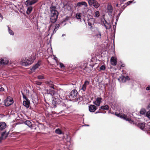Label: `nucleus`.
<instances>
[{"label":"nucleus","instance_id":"nucleus-24","mask_svg":"<svg viewBox=\"0 0 150 150\" xmlns=\"http://www.w3.org/2000/svg\"><path fill=\"white\" fill-rule=\"evenodd\" d=\"M81 11L83 14H86L87 12V8L85 7L81 9Z\"/></svg>","mask_w":150,"mask_h":150},{"label":"nucleus","instance_id":"nucleus-17","mask_svg":"<svg viewBox=\"0 0 150 150\" xmlns=\"http://www.w3.org/2000/svg\"><path fill=\"white\" fill-rule=\"evenodd\" d=\"M89 83V82L87 81H85L81 89L83 91H85L86 89V87L88 85Z\"/></svg>","mask_w":150,"mask_h":150},{"label":"nucleus","instance_id":"nucleus-11","mask_svg":"<svg viewBox=\"0 0 150 150\" xmlns=\"http://www.w3.org/2000/svg\"><path fill=\"white\" fill-rule=\"evenodd\" d=\"M82 6H84L85 7H87L88 6L86 2L83 1L78 2L76 4V7L79 8L81 7Z\"/></svg>","mask_w":150,"mask_h":150},{"label":"nucleus","instance_id":"nucleus-50","mask_svg":"<svg viewBox=\"0 0 150 150\" xmlns=\"http://www.w3.org/2000/svg\"><path fill=\"white\" fill-rule=\"evenodd\" d=\"M121 66H122V67H124L125 66L124 65H123V64H122V65H121Z\"/></svg>","mask_w":150,"mask_h":150},{"label":"nucleus","instance_id":"nucleus-6","mask_svg":"<svg viewBox=\"0 0 150 150\" xmlns=\"http://www.w3.org/2000/svg\"><path fill=\"white\" fill-rule=\"evenodd\" d=\"M13 103V98L11 97H8L4 100V103L5 106H8Z\"/></svg>","mask_w":150,"mask_h":150},{"label":"nucleus","instance_id":"nucleus-56","mask_svg":"<svg viewBox=\"0 0 150 150\" xmlns=\"http://www.w3.org/2000/svg\"><path fill=\"white\" fill-rule=\"evenodd\" d=\"M58 150H59V149H58Z\"/></svg>","mask_w":150,"mask_h":150},{"label":"nucleus","instance_id":"nucleus-34","mask_svg":"<svg viewBox=\"0 0 150 150\" xmlns=\"http://www.w3.org/2000/svg\"><path fill=\"white\" fill-rule=\"evenodd\" d=\"M67 9L68 11H70L71 10V7L69 5H67L66 6Z\"/></svg>","mask_w":150,"mask_h":150},{"label":"nucleus","instance_id":"nucleus-37","mask_svg":"<svg viewBox=\"0 0 150 150\" xmlns=\"http://www.w3.org/2000/svg\"><path fill=\"white\" fill-rule=\"evenodd\" d=\"M38 79H44V77L42 75L38 76L37 77Z\"/></svg>","mask_w":150,"mask_h":150},{"label":"nucleus","instance_id":"nucleus-49","mask_svg":"<svg viewBox=\"0 0 150 150\" xmlns=\"http://www.w3.org/2000/svg\"><path fill=\"white\" fill-rule=\"evenodd\" d=\"M65 36V34H62V37H63V36Z\"/></svg>","mask_w":150,"mask_h":150},{"label":"nucleus","instance_id":"nucleus-47","mask_svg":"<svg viewBox=\"0 0 150 150\" xmlns=\"http://www.w3.org/2000/svg\"><path fill=\"white\" fill-rule=\"evenodd\" d=\"M100 112H100V111L99 110V111H97V112H95V113L96 114H97V113H100Z\"/></svg>","mask_w":150,"mask_h":150},{"label":"nucleus","instance_id":"nucleus-20","mask_svg":"<svg viewBox=\"0 0 150 150\" xmlns=\"http://www.w3.org/2000/svg\"><path fill=\"white\" fill-rule=\"evenodd\" d=\"M30 103V101L28 100H24L23 102V105L26 108H28L29 107Z\"/></svg>","mask_w":150,"mask_h":150},{"label":"nucleus","instance_id":"nucleus-22","mask_svg":"<svg viewBox=\"0 0 150 150\" xmlns=\"http://www.w3.org/2000/svg\"><path fill=\"white\" fill-rule=\"evenodd\" d=\"M6 124L5 122H0V130L6 128Z\"/></svg>","mask_w":150,"mask_h":150},{"label":"nucleus","instance_id":"nucleus-55","mask_svg":"<svg viewBox=\"0 0 150 150\" xmlns=\"http://www.w3.org/2000/svg\"><path fill=\"white\" fill-rule=\"evenodd\" d=\"M62 112V111H61V112H60V113H61V112Z\"/></svg>","mask_w":150,"mask_h":150},{"label":"nucleus","instance_id":"nucleus-48","mask_svg":"<svg viewBox=\"0 0 150 150\" xmlns=\"http://www.w3.org/2000/svg\"><path fill=\"white\" fill-rule=\"evenodd\" d=\"M148 108H150V103L149 105L148 106Z\"/></svg>","mask_w":150,"mask_h":150},{"label":"nucleus","instance_id":"nucleus-30","mask_svg":"<svg viewBox=\"0 0 150 150\" xmlns=\"http://www.w3.org/2000/svg\"><path fill=\"white\" fill-rule=\"evenodd\" d=\"M100 16V13L98 11H96L95 13L94 17L98 18Z\"/></svg>","mask_w":150,"mask_h":150},{"label":"nucleus","instance_id":"nucleus-10","mask_svg":"<svg viewBox=\"0 0 150 150\" xmlns=\"http://www.w3.org/2000/svg\"><path fill=\"white\" fill-rule=\"evenodd\" d=\"M103 99L100 97H98L97 98L96 100L94 101L93 103L96 105L97 106H100L101 103L102 102V100Z\"/></svg>","mask_w":150,"mask_h":150},{"label":"nucleus","instance_id":"nucleus-40","mask_svg":"<svg viewBox=\"0 0 150 150\" xmlns=\"http://www.w3.org/2000/svg\"><path fill=\"white\" fill-rule=\"evenodd\" d=\"M59 27V24H57L55 25V28L58 29Z\"/></svg>","mask_w":150,"mask_h":150},{"label":"nucleus","instance_id":"nucleus-43","mask_svg":"<svg viewBox=\"0 0 150 150\" xmlns=\"http://www.w3.org/2000/svg\"><path fill=\"white\" fill-rule=\"evenodd\" d=\"M4 90V89L3 87H1L0 88V92L3 91Z\"/></svg>","mask_w":150,"mask_h":150},{"label":"nucleus","instance_id":"nucleus-5","mask_svg":"<svg viewBox=\"0 0 150 150\" xmlns=\"http://www.w3.org/2000/svg\"><path fill=\"white\" fill-rule=\"evenodd\" d=\"M88 3L90 6H93L96 8H98L100 6L99 4L96 0H88Z\"/></svg>","mask_w":150,"mask_h":150},{"label":"nucleus","instance_id":"nucleus-8","mask_svg":"<svg viewBox=\"0 0 150 150\" xmlns=\"http://www.w3.org/2000/svg\"><path fill=\"white\" fill-rule=\"evenodd\" d=\"M38 1V0H27L25 2V4L26 6H30L34 4Z\"/></svg>","mask_w":150,"mask_h":150},{"label":"nucleus","instance_id":"nucleus-26","mask_svg":"<svg viewBox=\"0 0 150 150\" xmlns=\"http://www.w3.org/2000/svg\"><path fill=\"white\" fill-rule=\"evenodd\" d=\"M140 113L142 115H145L146 113V110L144 108H142L141 109L140 112Z\"/></svg>","mask_w":150,"mask_h":150},{"label":"nucleus","instance_id":"nucleus-42","mask_svg":"<svg viewBox=\"0 0 150 150\" xmlns=\"http://www.w3.org/2000/svg\"><path fill=\"white\" fill-rule=\"evenodd\" d=\"M97 36L98 38H101V35L100 32H99L98 34L97 35Z\"/></svg>","mask_w":150,"mask_h":150},{"label":"nucleus","instance_id":"nucleus-13","mask_svg":"<svg viewBox=\"0 0 150 150\" xmlns=\"http://www.w3.org/2000/svg\"><path fill=\"white\" fill-rule=\"evenodd\" d=\"M8 59L6 58H2L0 60V63L1 64L5 65L8 63Z\"/></svg>","mask_w":150,"mask_h":150},{"label":"nucleus","instance_id":"nucleus-32","mask_svg":"<svg viewBox=\"0 0 150 150\" xmlns=\"http://www.w3.org/2000/svg\"><path fill=\"white\" fill-rule=\"evenodd\" d=\"M76 17L78 19H81V16L80 13H77L76 15Z\"/></svg>","mask_w":150,"mask_h":150},{"label":"nucleus","instance_id":"nucleus-36","mask_svg":"<svg viewBox=\"0 0 150 150\" xmlns=\"http://www.w3.org/2000/svg\"><path fill=\"white\" fill-rule=\"evenodd\" d=\"M101 70H104L105 69V67L104 65H102L100 68Z\"/></svg>","mask_w":150,"mask_h":150},{"label":"nucleus","instance_id":"nucleus-7","mask_svg":"<svg viewBox=\"0 0 150 150\" xmlns=\"http://www.w3.org/2000/svg\"><path fill=\"white\" fill-rule=\"evenodd\" d=\"M77 92L76 90H72L69 93V97L71 100H74L76 96Z\"/></svg>","mask_w":150,"mask_h":150},{"label":"nucleus","instance_id":"nucleus-45","mask_svg":"<svg viewBox=\"0 0 150 150\" xmlns=\"http://www.w3.org/2000/svg\"><path fill=\"white\" fill-rule=\"evenodd\" d=\"M146 90H150V86H148L146 88Z\"/></svg>","mask_w":150,"mask_h":150},{"label":"nucleus","instance_id":"nucleus-38","mask_svg":"<svg viewBox=\"0 0 150 150\" xmlns=\"http://www.w3.org/2000/svg\"><path fill=\"white\" fill-rule=\"evenodd\" d=\"M132 1H129L127 2V3L125 4L126 5V6H128L130 5L131 3H132Z\"/></svg>","mask_w":150,"mask_h":150},{"label":"nucleus","instance_id":"nucleus-12","mask_svg":"<svg viewBox=\"0 0 150 150\" xmlns=\"http://www.w3.org/2000/svg\"><path fill=\"white\" fill-rule=\"evenodd\" d=\"M135 125H137L140 128L142 129L145 127V124L144 123L142 122H135L134 123Z\"/></svg>","mask_w":150,"mask_h":150},{"label":"nucleus","instance_id":"nucleus-9","mask_svg":"<svg viewBox=\"0 0 150 150\" xmlns=\"http://www.w3.org/2000/svg\"><path fill=\"white\" fill-rule=\"evenodd\" d=\"M129 79H130L128 76L125 77L122 76L118 79V80L122 82H125L127 80H129Z\"/></svg>","mask_w":150,"mask_h":150},{"label":"nucleus","instance_id":"nucleus-1","mask_svg":"<svg viewBox=\"0 0 150 150\" xmlns=\"http://www.w3.org/2000/svg\"><path fill=\"white\" fill-rule=\"evenodd\" d=\"M50 9L51 12L50 21L52 23H54L57 20L58 13L57 10L56 8L54 6H51Z\"/></svg>","mask_w":150,"mask_h":150},{"label":"nucleus","instance_id":"nucleus-27","mask_svg":"<svg viewBox=\"0 0 150 150\" xmlns=\"http://www.w3.org/2000/svg\"><path fill=\"white\" fill-rule=\"evenodd\" d=\"M33 10V7L32 6H30L28 7L27 9L26 13L28 14H29Z\"/></svg>","mask_w":150,"mask_h":150},{"label":"nucleus","instance_id":"nucleus-3","mask_svg":"<svg viewBox=\"0 0 150 150\" xmlns=\"http://www.w3.org/2000/svg\"><path fill=\"white\" fill-rule=\"evenodd\" d=\"M35 57H34L33 58H31V60L27 58H23L21 60L20 64L22 65L26 66L31 64L35 59Z\"/></svg>","mask_w":150,"mask_h":150},{"label":"nucleus","instance_id":"nucleus-39","mask_svg":"<svg viewBox=\"0 0 150 150\" xmlns=\"http://www.w3.org/2000/svg\"><path fill=\"white\" fill-rule=\"evenodd\" d=\"M22 94L23 95V97L24 99H25V100H28L27 99L26 96L25 95H24V94L23 93V92H22Z\"/></svg>","mask_w":150,"mask_h":150},{"label":"nucleus","instance_id":"nucleus-44","mask_svg":"<svg viewBox=\"0 0 150 150\" xmlns=\"http://www.w3.org/2000/svg\"><path fill=\"white\" fill-rule=\"evenodd\" d=\"M57 30V29H56L54 28V31H53V33H56V31Z\"/></svg>","mask_w":150,"mask_h":150},{"label":"nucleus","instance_id":"nucleus-19","mask_svg":"<svg viewBox=\"0 0 150 150\" xmlns=\"http://www.w3.org/2000/svg\"><path fill=\"white\" fill-rule=\"evenodd\" d=\"M40 64L38 62L33 66L31 69L32 72H34L35 69L38 68L40 66Z\"/></svg>","mask_w":150,"mask_h":150},{"label":"nucleus","instance_id":"nucleus-23","mask_svg":"<svg viewBox=\"0 0 150 150\" xmlns=\"http://www.w3.org/2000/svg\"><path fill=\"white\" fill-rule=\"evenodd\" d=\"M46 83L50 87L54 89V85L53 84L52 82L51 81H48L46 82Z\"/></svg>","mask_w":150,"mask_h":150},{"label":"nucleus","instance_id":"nucleus-18","mask_svg":"<svg viewBox=\"0 0 150 150\" xmlns=\"http://www.w3.org/2000/svg\"><path fill=\"white\" fill-rule=\"evenodd\" d=\"M111 64L113 66H115L117 64V60L116 58L113 57H112L110 59Z\"/></svg>","mask_w":150,"mask_h":150},{"label":"nucleus","instance_id":"nucleus-54","mask_svg":"<svg viewBox=\"0 0 150 150\" xmlns=\"http://www.w3.org/2000/svg\"><path fill=\"white\" fill-rule=\"evenodd\" d=\"M85 125V126H88V125Z\"/></svg>","mask_w":150,"mask_h":150},{"label":"nucleus","instance_id":"nucleus-21","mask_svg":"<svg viewBox=\"0 0 150 150\" xmlns=\"http://www.w3.org/2000/svg\"><path fill=\"white\" fill-rule=\"evenodd\" d=\"M103 23L106 29H109L111 28V26L110 24L107 23L106 21H105V22H103Z\"/></svg>","mask_w":150,"mask_h":150},{"label":"nucleus","instance_id":"nucleus-46","mask_svg":"<svg viewBox=\"0 0 150 150\" xmlns=\"http://www.w3.org/2000/svg\"><path fill=\"white\" fill-rule=\"evenodd\" d=\"M4 116L2 114H0V118H1L3 117H4Z\"/></svg>","mask_w":150,"mask_h":150},{"label":"nucleus","instance_id":"nucleus-25","mask_svg":"<svg viewBox=\"0 0 150 150\" xmlns=\"http://www.w3.org/2000/svg\"><path fill=\"white\" fill-rule=\"evenodd\" d=\"M108 108L109 107L108 105H105L101 106L99 110H100V109H101L103 110H108Z\"/></svg>","mask_w":150,"mask_h":150},{"label":"nucleus","instance_id":"nucleus-28","mask_svg":"<svg viewBox=\"0 0 150 150\" xmlns=\"http://www.w3.org/2000/svg\"><path fill=\"white\" fill-rule=\"evenodd\" d=\"M107 8L108 11L110 13H111L112 11V7L110 5H108L107 7Z\"/></svg>","mask_w":150,"mask_h":150},{"label":"nucleus","instance_id":"nucleus-52","mask_svg":"<svg viewBox=\"0 0 150 150\" xmlns=\"http://www.w3.org/2000/svg\"><path fill=\"white\" fill-rule=\"evenodd\" d=\"M87 68L86 67V68H85V70H87Z\"/></svg>","mask_w":150,"mask_h":150},{"label":"nucleus","instance_id":"nucleus-16","mask_svg":"<svg viewBox=\"0 0 150 150\" xmlns=\"http://www.w3.org/2000/svg\"><path fill=\"white\" fill-rule=\"evenodd\" d=\"M24 123L27 125L28 127L31 128L35 129V125L34 124V122H24Z\"/></svg>","mask_w":150,"mask_h":150},{"label":"nucleus","instance_id":"nucleus-14","mask_svg":"<svg viewBox=\"0 0 150 150\" xmlns=\"http://www.w3.org/2000/svg\"><path fill=\"white\" fill-rule=\"evenodd\" d=\"M96 107L94 105H91L89 106V110L91 112H94L96 110Z\"/></svg>","mask_w":150,"mask_h":150},{"label":"nucleus","instance_id":"nucleus-15","mask_svg":"<svg viewBox=\"0 0 150 150\" xmlns=\"http://www.w3.org/2000/svg\"><path fill=\"white\" fill-rule=\"evenodd\" d=\"M7 136L8 134L5 132H2L1 134V136L0 137V142H1L3 139H5Z\"/></svg>","mask_w":150,"mask_h":150},{"label":"nucleus","instance_id":"nucleus-31","mask_svg":"<svg viewBox=\"0 0 150 150\" xmlns=\"http://www.w3.org/2000/svg\"><path fill=\"white\" fill-rule=\"evenodd\" d=\"M145 115L146 117H148L149 119H150V110L148 111Z\"/></svg>","mask_w":150,"mask_h":150},{"label":"nucleus","instance_id":"nucleus-53","mask_svg":"<svg viewBox=\"0 0 150 150\" xmlns=\"http://www.w3.org/2000/svg\"><path fill=\"white\" fill-rule=\"evenodd\" d=\"M125 7H126V6H124V8H123V10L125 9Z\"/></svg>","mask_w":150,"mask_h":150},{"label":"nucleus","instance_id":"nucleus-41","mask_svg":"<svg viewBox=\"0 0 150 150\" xmlns=\"http://www.w3.org/2000/svg\"><path fill=\"white\" fill-rule=\"evenodd\" d=\"M59 64H60V66L61 68H64V65L62 63H60Z\"/></svg>","mask_w":150,"mask_h":150},{"label":"nucleus","instance_id":"nucleus-51","mask_svg":"<svg viewBox=\"0 0 150 150\" xmlns=\"http://www.w3.org/2000/svg\"><path fill=\"white\" fill-rule=\"evenodd\" d=\"M25 122H30V121L29 120H26Z\"/></svg>","mask_w":150,"mask_h":150},{"label":"nucleus","instance_id":"nucleus-35","mask_svg":"<svg viewBox=\"0 0 150 150\" xmlns=\"http://www.w3.org/2000/svg\"><path fill=\"white\" fill-rule=\"evenodd\" d=\"M34 83H35L38 85H40L42 83V82L38 81H34Z\"/></svg>","mask_w":150,"mask_h":150},{"label":"nucleus","instance_id":"nucleus-33","mask_svg":"<svg viewBox=\"0 0 150 150\" xmlns=\"http://www.w3.org/2000/svg\"><path fill=\"white\" fill-rule=\"evenodd\" d=\"M8 29L9 33L11 35H14V33L13 31L10 29L9 27H8Z\"/></svg>","mask_w":150,"mask_h":150},{"label":"nucleus","instance_id":"nucleus-29","mask_svg":"<svg viewBox=\"0 0 150 150\" xmlns=\"http://www.w3.org/2000/svg\"><path fill=\"white\" fill-rule=\"evenodd\" d=\"M55 133L57 134H62V131L59 129H56L55 131Z\"/></svg>","mask_w":150,"mask_h":150},{"label":"nucleus","instance_id":"nucleus-4","mask_svg":"<svg viewBox=\"0 0 150 150\" xmlns=\"http://www.w3.org/2000/svg\"><path fill=\"white\" fill-rule=\"evenodd\" d=\"M115 115L123 119L126 121L129 122L131 121V119L130 117H127L126 115L120 112L118 113L117 112H116L115 113Z\"/></svg>","mask_w":150,"mask_h":150},{"label":"nucleus","instance_id":"nucleus-2","mask_svg":"<svg viewBox=\"0 0 150 150\" xmlns=\"http://www.w3.org/2000/svg\"><path fill=\"white\" fill-rule=\"evenodd\" d=\"M52 98V104L55 106L57 104H59L64 98V97H62L58 93H53V96Z\"/></svg>","mask_w":150,"mask_h":150}]
</instances>
